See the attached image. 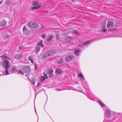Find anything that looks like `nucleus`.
<instances>
[{
  "instance_id": "39",
  "label": "nucleus",
  "mask_w": 122,
  "mask_h": 122,
  "mask_svg": "<svg viewBox=\"0 0 122 122\" xmlns=\"http://www.w3.org/2000/svg\"><path fill=\"white\" fill-rule=\"evenodd\" d=\"M39 85H41V84H40L39 83H38V84L37 85V86H39Z\"/></svg>"
},
{
  "instance_id": "7",
  "label": "nucleus",
  "mask_w": 122,
  "mask_h": 122,
  "mask_svg": "<svg viewBox=\"0 0 122 122\" xmlns=\"http://www.w3.org/2000/svg\"><path fill=\"white\" fill-rule=\"evenodd\" d=\"M28 25L29 26L35 28L36 27L38 26V24L35 22H30L28 23Z\"/></svg>"
},
{
  "instance_id": "16",
  "label": "nucleus",
  "mask_w": 122,
  "mask_h": 122,
  "mask_svg": "<svg viewBox=\"0 0 122 122\" xmlns=\"http://www.w3.org/2000/svg\"><path fill=\"white\" fill-rule=\"evenodd\" d=\"M63 62V59L61 58H60L58 60L56 61V62L57 64H59L62 63Z\"/></svg>"
},
{
  "instance_id": "2",
  "label": "nucleus",
  "mask_w": 122,
  "mask_h": 122,
  "mask_svg": "<svg viewBox=\"0 0 122 122\" xmlns=\"http://www.w3.org/2000/svg\"><path fill=\"white\" fill-rule=\"evenodd\" d=\"M78 76L81 78V79L82 81V83L83 84L84 88L86 91L88 92V93H87V95H89V92H90V90L88 88L87 83L85 81V80L84 77L82 73H78Z\"/></svg>"
},
{
  "instance_id": "13",
  "label": "nucleus",
  "mask_w": 122,
  "mask_h": 122,
  "mask_svg": "<svg viewBox=\"0 0 122 122\" xmlns=\"http://www.w3.org/2000/svg\"><path fill=\"white\" fill-rule=\"evenodd\" d=\"M73 57L72 56H67L66 58V60L67 61L71 60L73 58Z\"/></svg>"
},
{
  "instance_id": "42",
  "label": "nucleus",
  "mask_w": 122,
  "mask_h": 122,
  "mask_svg": "<svg viewBox=\"0 0 122 122\" xmlns=\"http://www.w3.org/2000/svg\"><path fill=\"white\" fill-rule=\"evenodd\" d=\"M35 111H36V109H35Z\"/></svg>"
},
{
  "instance_id": "21",
  "label": "nucleus",
  "mask_w": 122,
  "mask_h": 122,
  "mask_svg": "<svg viewBox=\"0 0 122 122\" xmlns=\"http://www.w3.org/2000/svg\"><path fill=\"white\" fill-rule=\"evenodd\" d=\"M11 70L12 71V73H13V72H16L17 71V67H13L12 70L11 69Z\"/></svg>"
},
{
  "instance_id": "8",
  "label": "nucleus",
  "mask_w": 122,
  "mask_h": 122,
  "mask_svg": "<svg viewBox=\"0 0 122 122\" xmlns=\"http://www.w3.org/2000/svg\"><path fill=\"white\" fill-rule=\"evenodd\" d=\"M26 26L25 25L23 27V33L27 35H29L30 34V32L27 31Z\"/></svg>"
},
{
  "instance_id": "6",
  "label": "nucleus",
  "mask_w": 122,
  "mask_h": 122,
  "mask_svg": "<svg viewBox=\"0 0 122 122\" xmlns=\"http://www.w3.org/2000/svg\"><path fill=\"white\" fill-rule=\"evenodd\" d=\"M114 26V23L112 21H109L107 24V28H109L108 30V31H110L112 30H115L114 29H112Z\"/></svg>"
},
{
  "instance_id": "44",
  "label": "nucleus",
  "mask_w": 122,
  "mask_h": 122,
  "mask_svg": "<svg viewBox=\"0 0 122 122\" xmlns=\"http://www.w3.org/2000/svg\"><path fill=\"white\" fill-rule=\"evenodd\" d=\"M72 0L73 1H74V0Z\"/></svg>"
},
{
  "instance_id": "9",
  "label": "nucleus",
  "mask_w": 122,
  "mask_h": 122,
  "mask_svg": "<svg viewBox=\"0 0 122 122\" xmlns=\"http://www.w3.org/2000/svg\"><path fill=\"white\" fill-rule=\"evenodd\" d=\"M81 51V50L80 49H77L75 50L74 51V54L77 56H79Z\"/></svg>"
},
{
  "instance_id": "27",
  "label": "nucleus",
  "mask_w": 122,
  "mask_h": 122,
  "mask_svg": "<svg viewBox=\"0 0 122 122\" xmlns=\"http://www.w3.org/2000/svg\"><path fill=\"white\" fill-rule=\"evenodd\" d=\"M11 1L10 0H8L6 2V4L7 5H9L10 4Z\"/></svg>"
},
{
  "instance_id": "41",
  "label": "nucleus",
  "mask_w": 122,
  "mask_h": 122,
  "mask_svg": "<svg viewBox=\"0 0 122 122\" xmlns=\"http://www.w3.org/2000/svg\"><path fill=\"white\" fill-rule=\"evenodd\" d=\"M2 1L0 2V5L2 3Z\"/></svg>"
},
{
  "instance_id": "18",
  "label": "nucleus",
  "mask_w": 122,
  "mask_h": 122,
  "mask_svg": "<svg viewBox=\"0 0 122 122\" xmlns=\"http://www.w3.org/2000/svg\"><path fill=\"white\" fill-rule=\"evenodd\" d=\"M23 57L22 55L21 54H17L15 56V57L16 59H19Z\"/></svg>"
},
{
  "instance_id": "1",
  "label": "nucleus",
  "mask_w": 122,
  "mask_h": 122,
  "mask_svg": "<svg viewBox=\"0 0 122 122\" xmlns=\"http://www.w3.org/2000/svg\"><path fill=\"white\" fill-rule=\"evenodd\" d=\"M10 63L9 61L7 60H4L3 62V67L5 69V75H8L12 73L11 68H10Z\"/></svg>"
},
{
  "instance_id": "17",
  "label": "nucleus",
  "mask_w": 122,
  "mask_h": 122,
  "mask_svg": "<svg viewBox=\"0 0 122 122\" xmlns=\"http://www.w3.org/2000/svg\"><path fill=\"white\" fill-rule=\"evenodd\" d=\"M6 24V22L4 20L1 22L0 23V25L2 27L5 26Z\"/></svg>"
},
{
  "instance_id": "19",
  "label": "nucleus",
  "mask_w": 122,
  "mask_h": 122,
  "mask_svg": "<svg viewBox=\"0 0 122 122\" xmlns=\"http://www.w3.org/2000/svg\"><path fill=\"white\" fill-rule=\"evenodd\" d=\"M0 57L2 59H8L9 60H10V61L11 60V59L10 58L8 57H7L5 55H2Z\"/></svg>"
},
{
  "instance_id": "33",
  "label": "nucleus",
  "mask_w": 122,
  "mask_h": 122,
  "mask_svg": "<svg viewBox=\"0 0 122 122\" xmlns=\"http://www.w3.org/2000/svg\"><path fill=\"white\" fill-rule=\"evenodd\" d=\"M107 29H104L102 30V31H103L104 32H105L106 31Z\"/></svg>"
},
{
  "instance_id": "34",
  "label": "nucleus",
  "mask_w": 122,
  "mask_h": 122,
  "mask_svg": "<svg viewBox=\"0 0 122 122\" xmlns=\"http://www.w3.org/2000/svg\"><path fill=\"white\" fill-rule=\"evenodd\" d=\"M35 97L36 96L37 94L38 93H37V94H36V91H35Z\"/></svg>"
},
{
  "instance_id": "15",
  "label": "nucleus",
  "mask_w": 122,
  "mask_h": 122,
  "mask_svg": "<svg viewBox=\"0 0 122 122\" xmlns=\"http://www.w3.org/2000/svg\"><path fill=\"white\" fill-rule=\"evenodd\" d=\"M106 116L107 117H109L111 116V113L109 110H107L105 112Z\"/></svg>"
},
{
  "instance_id": "3",
  "label": "nucleus",
  "mask_w": 122,
  "mask_h": 122,
  "mask_svg": "<svg viewBox=\"0 0 122 122\" xmlns=\"http://www.w3.org/2000/svg\"><path fill=\"white\" fill-rule=\"evenodd\" d=\"M55 51L53 50H49L45 53L43 55V58H47L48 56H51L55 54Z\"/></svg>"
},
{
  "instance_id": "12",
  "label": "nucleus",
  "mask_w": 122,
  "mask_h": 122,
  "mask_svg": "<svg viewBox=\"0 0 122 122\" xmlns=\"http://www.w3.org/2000/svg\"><path fill=\"white\" fill-rule=\"evenodd\" d=\"M64 40L67 41H71L73 40V38L72 37L69 36H66L64 38Z\"/></svg>"
},
{
  "instance_id": "36",
  "label": "nucleus",
  "mask_w": 122,
  "mask_h": 122,
  "mask_svg": "<svg viewBox=\"0 0 122 122\" xmlns=\"http://www.w3.org/2000/svg\"><path fill=\"white\" fill-rule=\"evenodd\" d=\"M87 97H88L89 99H91V100H92V99H91V98L90 97V96H87Z\"/></svg>"
},
{
  "instance_id": "25",
  "label": "nucleus",
  "mask_w": 122,
  "mask_h": 122,
  "mask_svg": "<svg viewBox=\"0 0 122 122\" xmlns=\"http://www.w3.org/2000/svg\"><path fill=\"white\" fill-rule=\"evenodd\" d=\"M53 72V69L49 70L48 71V73L50 75L51 74H52Z\"/></svg>"
},
{
  "instance_id": "5",
  "label": "nucleus",
  "mask_w": 122,
  "mask_h": 122,
  "mask_svg": "<svg viewBox=\"0 0 122 122\" xmlns=\"http://www.w3.org/2000/svg\"><path fill=\"white\" fill-rule=\"evenodd\" d=\"M43 41H40L37 44V46L36 47L35 51L37 52H39L40 50V47H42L43 45L42 43Z\"/></svg>"
},
{
  "instance_id": "30",
  "label": "nucleus",
  "mask_w": 122,
  "mask_h": 122,
  "mask_svg": "<svg viewBox=\"0 0 122 122\" xmlns=\"http://www.w3.org/2000/svg\"><path fill=\"white\" fill-rule=\"evenodd\" d=\"M49 76L50 77H52L54 75L53 74H50V75L49 74Z\"/></svg>"
},
{
  "instance_id": "11",
  "label": "nucleus",
  "mask_w": 122,
  "mask_h": 122,
  "mask_svg": "<svg viewBox=\"0 0 122 122\" xmlns=\"http://www.w3.org/2000/svg\"><path fill=\"white\" fill-rule=\"evenodd\" d=\"M98 103L102 107L103 109L105 110L106 107L105 105L101 100H99V101Z\"/></svg>"
},
{
  "instance_id": "10",
  "label": "nucleus",
  "mask_w": 122,
  "mask_h": 122,
  "mask_svg": "<svg viewBox=\"0 0 122 122\" xmlns=\"http://www.w3.org/2000/svg\"><path fill=\"white\" fill-rule=\"evenodd\" d=\"M92 42V40L88 41L86 42L83 43V45L81 46V47H83V46H87L90 45Z\"/></svg>"
},
{
  "instance_id": "35",
  "label": "nucleus",
  "mask_w": 122,
  "mask_h": 122,
  "mask_svg": "<svg viewBox=\"0 0 122 122\" xmlns=\"http://www.w3.org/2000/svg\"><path fill=\"white\" fill-rule=\"evenodd\" d=\"M44 75H45V76H46V77L47 78H48L47 75H46V74H45V73H44Z\"/></svg>"
},
{
  "instance_id": "29",
  "label": "nucleus",
  "mask_w": 122,
  "mask_h": 122,
  "mask_svg": "<svg viewBox=\"0 0 122 122\" xmlns=\"http://www.w3.org/2000/svg\"><path fill=\"white\" fill-rule=\"evenodd\" d=\"M46 80V77L45 76H43L41 78V80L42 81H44Z\"/></svg>"
},
{
  "instance_id": "22",
  "label": "nucleus",
  "mask_w": 122,
  "mask_h": 122,
  "mask_svg": "<svg viewBox=\"0 0 122 122\" xmlns=\"http://www.w3.org/2000/svg\"><path fill=\"white\" fill-rule=\"evenodd\" d=\"M53 37V36L51 35L49 36V38L47 39V41H51Z\"/></svg>"
},
{
  "instance_id": "40",
  "label": "nucleus",
  "mask_w": 122,
  "mask_h": 122,
  "mask_svg": "<svg viewBox=\"0 0 122 122\" xmlns=\"http://www.w3.org/2000/svg\"><path fill=\"white\" fill-rule=\"evenodd\" d=\"M9 37V36L8 35H7V36L6 37V38H8Z\"/></svg>"
},
{
  "instance_id": "26",
  "label": "nucleus",
  "mask_w": 122,
  "mask_h": 122,
  "mask_svg": "<svg viewBox=\"0 0 122 122\" xmlns=\"http://www.w3.org/2000/svg\"><path fill=\"white\" fill-rule=\"evenodd\" d=\"M18 73L19 74L23 75V74L24 73V72L23 71H22L21 70H19L18 72Z\"/></svg>"
},
{
  "instance_id": "38",
  "label": "nucleus",
  "mask_w": 122,
  "mask_h": 122,
  "mask_svg": "<svg viewBox=\"0 0 122 122\" xmlns=\"http://www.w3.org/2000/svg\"><path fill=\"white\" fill-rule=\"evenodd\" d=\"M19 48L20 49H22V47H21V46H20L19 47Z\"/></svg>"
},
{
  "instance_id": "4",
  "label": "nucleus",
  "mask_w": 122,
  "mask_h": 122,
  "mask_svg": "<svg viewBox=\"0 0 122 122\" xmlns=\"http://www.w3.org/2000/svg\"><path fill=\"white\" fill-rule=\"evenodd\" d=\"M32 4L33 6L31 8L32 10L37 9L40 8L41 5L37 1H35L33 2Z\"/></svg>"
},
{
  "instance_id": "31",
  "label": "nucleus",
  "mask_w": 122,
  "mask_h": 122,
  "mask_svg": "<svg viewBox=\"0 0 122 122\" xmlns=\"http://www.w3.org/2000/svg\"><path fill=\"white\" fill-rule=\"evenodd\" d=\"M59 36L58 35H56V38L58 40L59 39Z\"/></svg>"
},
{
  "instance_id": "14",
  "label": "nucleus",
  "mask_w": 122,
  "mask_h": 122,
  "mask_svg": "<svg viewBox=\"0 0 122 122\" xmlns=\"http://www.w3.org/2000/svg\"><path fill=\"white\" fill-rule=\"evenodd\" d=\"M29 70L27 66H25L23 67L22 69V71L24 73H28L29 72Z\"/></svg>"
},
{
  "instance_id": "24",
  "label": "nucleus",
  "mask_w": 122,
  "mask_h": 122,
  "mask_svg": "<svg viewBox=\"0 0 122 122\" xmlns=\"http://www.w3.org/2000/svg\"><path fill=\"white\" fill-rule=\"evenodd\" d=\"M32 58V57L31 56H30L29 57L28 59L29 61H31L32 63H33V61Z\"/></svg>"
},
{
  "instance_id": "23",
  "label": "nucleus",
  "mask_w": 122,
  "mask_h": 122,
  "mask_svg": "<svg viewBox=\"0 0 122 122\" xmlns=\"http://www.w3.org/2000/svg\"><path fill=\"white\" fill-rule=\"evenodd\" d=\"M102 25V27L104 28L106 26V21L105 20H104L101 23Z\"/></svg>"
},
{
  "instance_id": "43",
  "label": "nucleus",
  "mask_w": 122,
  "mask_h": 122,
  "mask_svg": "<svg viewBox=\"0 0 122 122\" xmlns=\"http://www.w3.org/2000/svg\"><path fill=\"white\" fill-rule=\"evenodd\" d=\"M63 90V89H61V90Z\"/></svg>"
},
{
  "instance_id": "37",
  "label": "nucleus",
  "mask_w": 122,
  "mask_h": 122,
  "mask_svg": "<svg viewBox=\"0 0 122 122\" xmlns=\"http://www.w3.org/2000/svg\"><path fill=\"white\" fill-rule=\"evenodd\" d=\"M35 81H33V85H34L35 84Z\"/></svg>"
},
{
  "instance_id": "20",
  "label": "nucleus",
  "mask_w": 122,
  "mask_h": 122,
  "mask_svg": "<svg viewBox=\"0 0 122 122\" xmlns=\"http://www.w3.org/2000/svg\"><path fill=\"white\" fill-rule=\"evenodd\" d=\"M56 71L58 74H61L62 72V71L61 69H57L56 70Z\"/></svg>"
},
{
  "instance_id": "28",
  "label": "nucleus",
  "mask_w": 122,
  "mask_h": 122,
  "mask_svg": "<svg viewBox=\"0 0 122 122\" xmlns=\"http://www.w3.org/2000/svg\"><path fill=\"white\" fill-rule=\"evenodd\" d=\"M46 36V34H43L41 35V37L44 39L45 38V36Z\"/></svg>"
},
{
  "instance_id": "32",
  "label": "nucleus",
  "mask_w": 122,
  "mask_h": 122,
  "mask_svg": "<svg viewBox=\"0 0 122 122\" xmlns=\"http://www.w3.org/2000/svg\"><path fill=\"white\" fill-rule=\"evenodd\" d=\"M74 32L77 35L79 34V33L78 32L77 30H75L74 31Z\"/></svg>"
}]
</instances>
